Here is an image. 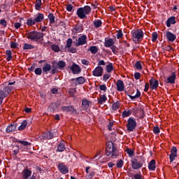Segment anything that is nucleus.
Masks as SVG:
<instances>
[{"mask_svg": "<svg viewBox=\"0 0 179 179\" xmlns=\"http://www.w3.org/2000/svg\"><path fill=\"white\" fill-rule=\"evenodd\" d=\"M36 64L34 63L33 64H31V66L28 68V71L29 72H34V69H36Z\"/></svg>", "mask_w": 179, "mask_h": 179, "instance_id": "338daca9", "label": "nucleus"}, {"mask_svg": "<svg viewBox=\"0 0 179 179\" xmlns=\"http://www.w3.org/2000/svg\"><path fill=\"white\" fill-rule=\"evenodd\" d=\"M16 127H17V124L11 123L8 124L6 129V132L7 134H10V132H13V131H16Z\"/></svg>", "mask_w": 179, "mask_h": 179, "instance_id": "f3484780", "label": "nucleus"}, {"mask_svg": "<svg viewBox=\"0 0 179 179\" xmlns=\"http://www.w3.org/2000/svg\"><path fill=\"white\" fill-rule=\"evenodd\" d=\"M57 169L59 171L62 173V174H66L69 173V169L66 165H65L64 162L59 163V164L57 165Z\"/></svg>", "mask_w": 179, "mask_h": 179, "instance_id": "0eeeda50", "label": "nucleus"}, {"mask_svg": "<svg viewBox=\"0 0 179 179\" xmlns=\"http://www.w3.org/2000/svg\"><path fill=\"white\" fill-rule=\"evenodd\" d=\"M31 171L29 170V169H24L22 171V179H28L29 177L31 176Z\"/></svg>", "mask_w": 179, "mask_h": 179, "instance_id": "b1692460", "label": "nucleus"}, {"mask_svg": "<svg viewBox=\"0 0 179 179\" xmlns=\"http://www.w3.org/2000/svg\"><path fill=\"white\" fill-rule=\"evenodd\" d=\"M54 138V133L52 131L43 133L42 135V139L46 141V139H52Z\"/></svg>", "mask_w": 179, "mask_h": 179, "instance_id": "dca6fc26", "label": "nucleus"}, {"mask_svg": "<svg viewBox=\"0 0 179 179\" xmlns=\"http://www.w3.org/2000/svg\"><path fill=\"white\" fill-rule=\"evenodd\" d=\"M126 152H127V155H129V157H132L134 156V155L135 154V151H134V150H132L131 148H127L126 150Z\"/></svg>", "mask_w": 179, "mask_h": 179, "instance_id": "3c124183", "label": "nucleus"}, {"mask_svg": "<svg viewBox=\"0 0 179 179\" xmlns=\"http://www.w3.org/2000/svg\"><path fill=\"white\" fill-rule=\"evenodd\" d=\"M116 166L117 169H122V167L124 166V161L122 159L117 160Z\"/></svg>", "mask_w": 179, "mask_h": 179, "instance_id": "6e6d98bb", "label": "nucleus"}, {"mask_svg": "<svg viewBox=\"0 0 179 179\" xmlns=\"http://www.w3.org/2000/svg\"><path fill=\"white\" fill-rule=\"evenodd\" d=\"M76 15L80 19H87V15H86V14L85 13L83 7H80L77 9Z\"/></svg>", "mask_w": 179, "mask_h": 179, "instance_id": "f8f14e48", "label": "nucleus"}, {"mask_svg": "<svg viewBox=\"0 0 179 179\" xmlns=\"http://www.w3.org/2000/svg\"><path fill=\"white\" fill-rule=\"evenodd\" d=\"M104 69L101 66H96L94 70L92 71L93 76H96V78H99L100 76H102L103 72Z\"/></svg>", "mask_w": 179, "mask_h": 179, "instance_id": "1a4fd4ad", "label": "nucleus"}, {"mask_svg": "<svg viewBox=\"0 0 179 179\" xmlns=\"http://www.w3.org/2000/svg\"><path fill=\"white\" fill-rule=\"evenodd\" d=\"M157 37H158L157 32H153L152 34V43H155V41H156V40H157Z\"/></svg>", "mask_w": 179, "mask_h": 179, "instance_id": "bf43d9fd", "label": "nucleus"}, {"mask_svg": "<svg viewBox=\"0 0 179 179\" xmlns=\"http://www.w3.org/2000/svg\"><path fill=\"white\" fill-rule=\"evenodd\" d=\"M59 107V103L57 102H52L50 103V105L48 106V110L50 111H55Z\"/></svg>", "mask_w": 179, "mask_h": 179, "instance_id": "bb28decb", "label": "nucleus"}, {"mask_svg": "<svg viewBox=\"0 0 179 179\" xmlns=\"http://www.w3.org/2000/svg\"><path fill=\"white\" fill-rule=\"evenodd\" d=\"M110 78H111V75L110 74H108V73H106L103 75V80L105 81V82H107V80H108V79H110Z\"/></svg>", "mask_w": 179, "mask_h": 179, "instance_id": "680f3d73", "label": "nucleus"}, {"mask_svg": "<svg viewBox=\"0 0 179 179\" xmlns=\"http://www.w3.org/2000/svg\"><path fill=\"white\" fill-rule=\"evenodd\" d=\"M15 142L17 143H20L21 145H22V146H30V145H31V143L24 141H20L19 139H16Z\"/></svg>", "mask_w": 179, "mask_h": 179, "instance_id": "4c0bfd02", "label": "nucleus"}, {"mask_svg": "<svg viewBox=\"0 0 179 179\" xmlns=\"http://www.w3.org/2000/svg\"><path fill=\"white\" fill-rule=\"evenodd\" d=\"M51 68H52L51 64H50L48 63L45 64L42 69L43 75H47L48 73V72H50V71H51Z\"/></svg>", "mask_w": 179, "mask_h": 179, "instance_id": "cd10ccee", "label": "nucleus"}, {"mask_svg": "<svg viewBox=\"0 0 179 179\" xmlns=\"http://www.w3.org/2000/svg\"><path fill=\"white\" fill-rule=\"evenodd\" d=\"M34 72H35L36 75L40 76V75H41V73H43V69H41V68L38 67V68L35 69Z\"/></svg>", "mask_w": 179, "mask_h": 179, "instance_id": "052dcab7", "label": "nucleus"}, {"mask_svg": "<svg viewBox=\"0 0 179 179\" xmlns=\"http://www.w3.org/2000/svg\"><path fill=\"white\" fill-rule=\"evenodd\" d=\"M48 17L49 19V22L50 24H54L55 23V16L54 15V13H50L48 14Z\"/></svg>", "mask_w": 179, "mask_h": 179, "instance_id": "f704fd0d", "label": "nucleus"}, {"mask_svg": "<svg viewBox=\"0 0 179 179\" xmlns=\"http://www.w3.org/2000/svg\"><path fill=\"white\" fill-rule=\"evenodd\" d=\"M35 9L36 10H40V9H41V0L36 1Z\"/></svg>", "mask_w": 179, "mask_h": 179, "instance_id": "de8ad7c7", "label": "nucleus"}, {"mask_svg": "<svg viewBox=\"0 0 179 179\" xmlns=\"http://www.w3.org/2000/svg\"><path fill=\"white\" fill-rule=\"evenodd\" d=\"M62 111H66V113H75L76 110L73 108V106H62L61 108Z\"/></svg>", "mask_w": 179, "mask_h": 179, "instance_id": "a878e982", "label": "nucleus"}, {"mask_svg": "<svg viewBox=\"0 0 179 179\" xmlns=\"http://www.w3.org/2000/svg\"><path fill=\"white\" fill-rule=\"evenodd\" d=\"M99 89L102 92H107V85H106V84L99 85Z\"/></svg>", "mask_w": 179, "mask_h": 179, "instance_id": "69168bd1", "label": "nucleus"}, {"mask_svg": "<svg viewBox=\"0 0 179 179\" xmlns=\"http://www.w3.org/2000/svg\"><path fill=\"white\" fill-rule=\"evenodd\" d=\"M125 93L129 96V99H131V100H135V99H139V97H141V91H139V90H136V94L135 95H131L129 94H128V92L127 90L124 91Z\"/></svg>", "mask_w": 179, "mask_h": 179, "instance_id": "393cba45", "label": "nucleus"}, {"mask_svg": "<svg viewBox=\"0 0 179 179\" xmlns=\"http://www.w3.org/2000/svg\"><path fill=\"white\" fill-rule=\"evenodd\" d=\"M153 132L155 135H159L160 134V128L158 126H155L153 127Z\"/></svg>", "mask_w": 179, "mask_h": 179, "instance_id": "13d9d810", "label": "nucleus"}, {"mask_svg": "<svg viewBox=\"0 0 179 179\" xmlns=\"http://www.w3.org/2000/svg\"><path fill=\"white\" fill-rule=\"evenodd\" d=\"M107 100V96L106 94L101 95L99 98H98V103L99 104H103V103H106Z\"/></svg>", "mask_w": 179, "mask_h": 179, "instance_id": "c9c22d12", "label": "nucleus"}, {"mask_svg": "<svg viewBox=\"0 0 179 179\" xmlns=\"http://www.w3.org/2000/svg\"><path fill=\"white\" fill-rule=\"evenodd\" d=\"M114 40L113 38H105L104 47L110 48L112 45H114Z\"/></svg>", "mask_w": 179, "mask_h": 179, "instance_id": "6ab92c4d", "label": "nucleus"}, {"mask_svg": "<svg viewBox=\"0 0 179 179\" xmlns=\"http://www.w3.org/2000/svg\"><path fill=\"white\" fill-rule=\"evenodd\" d=\"M88 51H90V52L94 55L99 52V48H97V46L92 45L90 47Z\"/></svg>", "mask_w": 179, "mask_h": 179, "instance_id": "72a5a7b5", "label": "nucleus"}, {"mask_svg": "<svg viewBox=\"0 0 179 179\" xmlns=\"http://www.w3.org/2000/svg\"><path fill=\"white\" fill-rule=\"evenodd\" d=\"M131 40L135 44H138L143 40L144 34L141 29L132 30L131 31Z\"/></svg>", "mask_w": 179, "mask_h": 179, "instance_id": "f257e3e1", "label": "nucleus"}, {"mask_svg": "<svg viewBox=\"0 0 179 179\" xmlns=\"http://www.w3.org/2000/svg\"><path fill=\"white\" fill-rule=\"evenodd\" d=\"M74 30L76 31V33H82L85 29L83 28V24L78 23L76 24L74 27Z\"/></svg>", "mask_w": 179, "mask_h": 179, "instance_id": "c756f323", "label": "nucleus"}, {"mask_svg": "<svg viewBox=\"0 0 179 179\" xmlns=\"http://www.w3.org/2000/svg\"><path fill=\"white\" fill-rule=\"evenodd\" d=\"M148 169L150 171H155V170H156V161L155 159H152L149 162Z\"/></svg>", "mask_w": 179, "mask_h": 179, "instance_id": "c85d7f7f", "label": "nucleus"}, {"mask_svg": "<svg viewBox=\"0 0 179 179\" xmlns=\"http://www.w3.org/2000/svg\"><path fill=\"white\" fill-rule=\"evenodd\" d=\"M68 52H71V54H76V48L71 47L68 48Z\"/></svg>", "mask_w": 179, "mask_h": 179, "instance_id": "0e129e2a", "label": "nucleus"}, {"mask_svg": "<svg viewBox=\"0 0 179 179\" xmlns=\"http://www.w3.org/2000/svg\"><path fill=\"white\" fill-rule=\"evenodd\" d=\"M90 104H92V102L86 99H83L81 104L83 110H87L90 106Z\"/></svg>", "mask_w": 179, "mask_h": 179, "instance_id": "aec40b11", "label": "nucleus"}, {"mask_svg": "<svg viewBox=\"0 0 179 179\" xmlns=\"http://www.w3.org/2000/svg\"><path fill=\"white\" fill-rule=\"evenodd\" d=\"M16 148H17V150H14L13 151V153L14 156H17V155L19 153V150H21V152H23V148L20 147L19 145H16Z\"/></svg>", "mask_w": 179, "mask_h": 179, "instance_id": "8fccbe9b", "label": "nucleus"}, {"mask_svg": "<svg viewBox=\"0 0 179 179\" xmlns=\"http://www.w3.org/2000/svg\"><path fill=\"white\" fill-rule=\"evenodd\" d=\"M27 38L32 41H38V40H44V34L36 31H32L27 34Z\"/></svg>", "mask_w": 179, "mask_h": 179, "instance_id": "7ed1b4c3", "label": "nucleus"}, {"mask_svg": "<svg viewBox=\"0 0 179 179\" xmlns=\"http://www.w3.org/2000/svg\"><path fill=\"white\" fill-rule=\"evenodd\" d=\"M51 48L55 52H59V46L56 44L51 45Z\"/></svg>", "mask_w": 179, "mask_h": 179, "instance_id": "603ef678", "label": "nucleus"}, {"mask_svg": "<svg viewBox=\"0 0 179 179\" xmlns=\"http://www.w3.org/2000/svg\"><path fill=\"white\" fill-rule=\"evenodd\" d=\"M65 150V145L63 142H60L59 144L57 145L56 152H62Z\"/></svg>", "mask_w": 179, "mask_h": 179, "instance_id": "473e14b6", "label": "nucleus"}, {"mask_svg": "<svg viewBox=\"0 0 179 179\" xmlns=\"http://www.w3.org/2000/svg\"><path fill=\"white\" fill-rule=\"evenodd\" d=\"M135 66H136V69H138V71L142 69V64H141V62L139 61H137L136 62Z\"/></svg>", "mask_w": 179, "mask_h": 179, "instance_id": "e2e57ef3", "label": "nucleus"}, {"mask_svg": "<svg viewBox=\"0 0 179 179\" xmlns=\"http://www.w3.org/2000/svg\"><path fill=\"white\" fill-rule=\"evenodd\" d=\"M137 125L138 123H136L135 117H130L127 120V124H126L128 132H134V131H135L136 129Z\"/></svg>", "mask_w": 179, "mask_h": 179, "instance_id": "39448f33", "label": "nucleus"}, {"mask_svg": "<svg viewBox=\"0 0 179 179\" xmlns=\"http://www.w3.org/2000/svg\"><path fill=\"white\" fill-rule=\"evenodd\" d=\"M76 47H79L80 45H85V44H87V36L83 34L78 37V41L74 42Z\"/></svg>", "mask_w": 179, "mask_h": 179, "instance_id": "423d86ee", "label": "nucleus"}, {"mask_svg": "<svg viewBox=\"0 0 179 179\" xmlns=\"http://www.w3.org/2000/svg\"><path fill=\"white\" fill-rule=\"evenodd\" d=\"M26 127H27V120H23L21 122L20 126L18 127V130L23 131V129H24V128H26Z\"/></svg>", "mask_w": 179, "mask_h": 179, "instance_id": "58836bf2", "label": "nucleus"}, {"mask_svg": "<svg viewBox=\"0 0 179 179\" xmlns=\"http://www.w3.org/2000/svg\"><path fill=\"white\" fill-rule=\"evenodd\" d=\"M103 24V22L101 20H96L94 21V26L96 29H99Z\"/></svg>", "mask_w": 179, "mask_h": 179, "instance_id": "a19ab883", "label": "nucleus"}, {"mask_svg": "<svg viewBox=\"0 0 179 179\" xmlns=\"http://www.w3.org/2000/svg\"><path fill=\"white\" fill-rule=\"evenodd\" d=\"M36 23H41L44 20V14L38 13L37 16L34 18Z\"/></svg>", "mask_w": 179, "mask_h": 179, "instance_id": "7c9ffc66", "label": "nucleus"}, {"mask_svg": "<svg viewBox=\"0 0 179 179\" xmlns=\"http://www.w3.org/2000/svg\"><path fill=\"white\" fill-rule=\"evenodd\" d=\"M58 69H59L58 67L57 62H56V61L52 62V69H51V71H50L52 75H55V73H57V72H58Z\"/></svg>", "mask_w": 179, "mask_h": 179, "instance_id": "4be33fe9", "label": "nucleus"}, {"mask_svg": "<svg viewBox=\"0 0 179 179\" xmlns=\"http://www.w3.org/2000/svg\"><path fill=\"white\" fill-rule=\"evenodd\" d=\"M120 108V101L114 102L112 105V110L113 111H117Z\"/></svg>", "mask_w": 179, "mask_h": 179, "instance_id": "37998d69", "label": "nucleus"}, {"mask_svg": "<svg viewBox=\"0 0 179 179\" xmlns=\"http://www.w3.org/2000/svg\"><path fill=\"white\" fill-rule=\"evenodd\" d=\"M176 23H177V21H176V17L171 16L166 20V27H171V24H176Z\"/></svg>", "mask_w": 179, "mask_h": 179, "instance_id": "5701e85b", "label": "nucleus"}, {"mask_svg": "<svg viewBox=\"0 0 179 179\" xmlns=\"http://www.w3.org/2000/svg\"><path fill=\"white\" fill-rule=\"evenodd\" d=\"M13 87L10 86L3 87L0 90V106L3 101V99L9 96L10 92H12Z\"/></svg>", "mask_w": 179, "mask_h": 179, "instance_id": "20e7f679", "label": "nucleus"}, {"mask_svg": "<svg viewBox=\"0 0 179 179\" xmlns=\"http://www.w3.org/2000/svg\"><path fill=\"white\" fill-rule=\"evenodd\" d=\"M72 38H68L66 41V45L64 46V48L63 49L64 51H66V48H71L72 47Z\"/></svg>", "mask_w": 179, "mask_h": 179, "instance_id": "e433bc0d", "label": "nucleus"}, {"mask_svg": "<svg viewBox=\"0 0 179 179\" xmlns=\"http://www.w3.org/2000/svg\"><path fill=\"white\" fill-rule=\"evenodd\" d=\"M176 78H177V76L176 75V72H173L171 76H169L168 78H166V80L165 82L166 83H170L171 85H174V83H176Z\"/></svg>", "mask_w": 179, "mask_h": 179, "instance_id": "4468645a", "label": "nucleus"}, {"mask_svg": "<svg viewBox=\"0 0 179 179\" xmlns=\"http://www.w3.org/2000/svg\"><path fill=\"white\" fill-rule=\"evenodd\" d=\"M106 156H110V155H112V156H118V150L115 147L113 148L112 150L106 149Z\"/></svg>", "mask_w": 179, "mask_h": 179, "instance_id": "a211bd4d", "label": "nucleus"}, {"mask_svg": "<svg viewBox=\"0 0 179 179\" xmlns=\"http://www.w3.org/2000/svg\"><path fill=\"white\" fill-rule=\"evenodd\" d=\"M17 45H19V43H17L16 42H11L10 47V48L15 49V48H17Z\"/></svg>", "mask_w": 179, "mask_h": 179, "instance_id": "774afa93", "label": "nucleus"}, {"mask_svg": "<svg viewBox=\"0 0 179 179\" xmlns=\"http://www.w3.org/2000/svg\"><path fill=\"white\" fill-rule=\"evenodd\" d=\"M117 40H120V38H122L124 37V33H122V30L119 29L117 31V34H116Z\"/></svg>", "mask_w": 179, "mask_h": 179, "instance_id": "5fc2aeb1", "label": "nucleus"}, {"mask_svg": "<svg viewBox=\"0 0 179 179\" xmlns=\"http://www.w3.org/2000/svg\"><path fill=\"white\" fill-rule=\"evenodd\" d=\"M145 163V158L142 157H137L131 159V165L133 170H139L143 167Z\"/></svg>", "mask_w": 179, "mask_h": 179, "instance_id": "f03ea898", "label": "nucleus"}, {"mask_svg": "<svg viewBox=\"0 0 179 179\" xmlns=\"http://www.w3.org/2000/svg\"><path fill=\"white\" fill-rule=\"evenodd\" d=\"M36 21L33 18H29L27 20V26H33L34 24H36Z\"/></svg>", "mask_w": 179, "mask_h": 179, "instance_id": "09e8293b", "label": "nucleus"}, {"mask_svg": "<svg viewBox=\"0 0 179 179\" xmlns=\"http://www.w3.org/2000/svg\"><path fill=\"white\" fill-rule=\"evenodd\" d=\"M70 80L71 82H74V80H76V83H74L75 86H78V85H83V83H85V78L83 76L71 78Z\"/></svg>", "mask_w": 179, "mask_h": 179, "instance_id": "ddd939ff", "label": "nucleus"}, {"mask_svg": "<svg viewBox=\"0 0 179 179\" xmlns=\"http://www.w3.org/2000/svg\"><path fill=\"white\" fill-rule=\"evenodd\" d=\"M157 87H159V80L151 77L150 80V89H151V90H156Z\"/></svg>", "mask_w": 179, "mask_h": 179, "instance_id": "6e6552de", "label": "nucleus"}, {"mask_svg": "<svg viewBox=\"0 0 179 179\" xmlns=\"http://www.w3.org/2000/svg\"><path fill=\"white\" fill-rule=\"evenodd\" d=\"M57 66L60 71H64L65 66H66V63L64 60H60L57 62Z\"/></svg>", "mask_w": 179, "mask_h": 179, "instance_id": "2f4dec72", "label": "nucleus"}, {"mask_svg": "<svg viewBox=\"0 0 179 179\" xmlns=\"http://www.w3.org/2000/svg\"><path fill=\"white\" fill-rule=\"evenodd\" d=\"M117 92H124L125 86L124 85V81L122 80H117L116 83Z\"/></svg>", "mask_w": 179, "mask_h": 179, "instance_id": "2eb2a0df", "label": "nucleus"}, {"mask_svg": "<svg viewBox=\"0 0 179 179\" xmlns=\"http://www.w3.org/2000/svg\"><path fill=\"white\" fill-rule=\"evenodd\" d=\"M166 36L167 40L169 41H171V43H173L177 38V36L171 31H167L166 34Z\"/></svg>", "mask_w": 179, "mask_h": 179, "instance_id": "412c9836", "label": "nucleus"}, {"mask_svg": "<svg viewBox=\"0 0 179 179\" xmlns=\"http://www.w3.org/2000/svg\"><path fill=\"white\" fill-rule=\"evenodd\" d=\"M176 157H177V147L173 146L169 155L170 162L173 163L176 160Z\"/></svg>", "mask_w": 179, "mask_h": 179, "instance_id": "9d476101", "label": "nucleus"}, {"mask_svg": "<svg viewBox=\"0 0 179 179\" xmlns=\"http://www.w3.org/2000/svg\"><path fill=\"white\" fill-rule=\"evenodd\" d=\"M131 114H132V112H131V110H124L122 112V117H129Z\"/></svg>", "mask_w": 179, "mask_h": 179, "instance_id": "4d7b16f0", "label": "nucleus"}, {"mask_svg": "<svg viewBox=\"0 0 179 179\" xmlns=\"http://www.w3.org/2000/svg\"><path fill=\"white\" fill-rule=\"evenodd\" d=\"M71 70L72 71V73L73 75H79L80 72H82V69H80V66L76 63H73L71 67Z\"/></svg>", "mask_w": 179, "mask_h": 179, "instance_id": "9b49d317", "label": "nucleus"}, {"mask_svg": "<svg viewBox=\"0 0 179 179\" xmlns=\"http://www.w3.org/2000/svg\"><path fill=\"white\" fill-rule=\"evenodd\" d=\"M83 10H84L85 15H89V13H90L92 11V8L90 6H85L83 7Z\"/></svg>", "mask_w": 179, "mask_h": 179, "instance_id": "79ce46f5", "label": "nucleus"}, {"mask_svg": "<svg viewBox=\"0 0 179 179\" xmlns=\"http://www.w3.org/2000/svg\"><path fill=\"white\" fill-rule=\"evenodd\" d=\"M106 72L108 73H111L114 69V66H113V63H109L108 65H106Z\"/></svg>", "mask_w": 179, "mask_h": 179, "instance_id": "ea45409f", "label": "nucleus"}, {"mask_svg": "<svg viewBox=\"0 0 179 179\" xmlns=\"http://www.w3.org/2000/svg\"><path fill=\"white\" fill-rule=\"evenodd\" d=\"M6 55L7 56L6 60L11 61L12 60V50H8L6 51Z\"/></svg>", "mask_w": 179, "mask_h": 179, "instance_id": "a18cd8bd", "label": "nucleus"}, {"mask_svg": "<svg viewBox=\"0 0 179 179\" xmlns=\"http://www.w3.org/2000/svg\"><path fill=\"white\" fill-rule=\"evenodd\" d=\"M69 94L71 96V97H76L75 94H76V88H73L69 91Z\"/></svg>", "mask_w": 179, "mask_h": 179, "instance_id": "864d4df0", "label": "nucleus"}, {"mask_svg": "<svg viewBox=\"0 0 179 179\" xmlns=\"http://www.w3.org/2000/svg\"><path fill=\"white\" fill-rule=\"evenodd\" d=\"M106 146H107V150H113V148H115L114 147V143H113V141H108L106 143Z\"/></svg>", "mask_w": 179, "mask_h": 179, "instance_id": "c03bdc74", "label": "nucleus"}, {"mask_svg": "<svg viewBox=\"0 0 179 179\" xmlns=\"http://www.w3.org/2000/svg\"><path fill=\"white\" fill-rule=\"evenodd\" d=\"M34 45L29 43H24L23 46V50H33Z\"/></svg>", "mask_w": 179, "mask_h": 179, "instance_id": "49530a36", "label": "nucleus"}]
</instances>
